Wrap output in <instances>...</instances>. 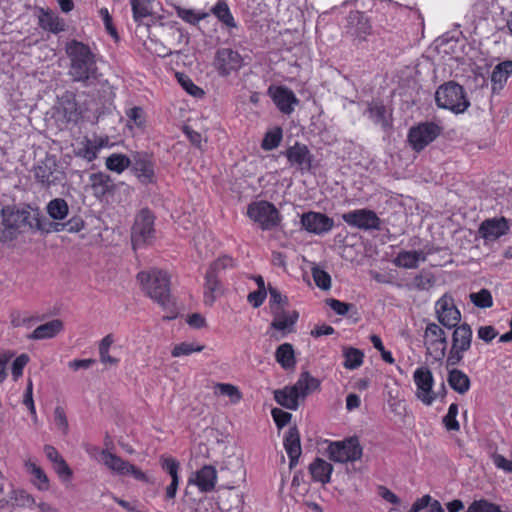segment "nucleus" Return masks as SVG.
Masks as SVG:
<instances>
[{"label":"nucleus","mask_w":512,"mask_h":512,"mask_svg":"<svg viewBox=\"0 0 512 512\" xmlns=\"http://www.w3.org/2000/svg\"><path fill=\"white\" fill-rule=\"evenodd\" d=\"M65 52L70 60L68 74L72 81L85 87L101 83L102 74L98 71L95 54L87 44L71 40L66 43Z\"/></svg>","instance_id":"f257e3e1"},{"label":"nucleus","mask_w":512,"mask_h":512,"mask_svg":"<svg viewBox=\"0 0 512 512\" xmlns=\"http://www.w3.org/2000/svg\"><path fill=\"white\" fill-rule=\"evenodd\" d=\"M1 216L4 230L0 240L14 239L22 228L48 232L46 219L38 208L18 209L14 206H6L2 208Z\"/></svg>","instance_id":"f03ea898"},{"label":"nucleus","mask_w":512,"mask_h":512,"mask_svg":"<svg viewBox=\"0 0 512 512\" xmlns=\"http://www.w3.org/2000/svg\"><path fill=\"white\" fill-rule=\"evenodd\" d=\"M137 279L146 295L163 308H169L173 305L170 293V276L166 271L155 268L149 271H141L137 274Z\"/></svg>","instance_id":"7ed1b4c3"},{"label":"nucleus","mask_w":512,"mask_h":512,"mask_svg":"<svg viewBox=\"0 0 512 512\" xmlns=\"http://www.w3.org/2000/svg\"><path fill=\"white\" fill-rule=\"evenodd\" d=\"M435 102L439 108L456 114L463 113L470 106L464 88L455 81L446 82L437 88Z\"/></svg>","instance_id":"20e7f679"},{"label":"nucleus","mask_w":512,"mask_h":512,"mask_svg":"<svg viewBox=\"0 0 512 512\" xmlns=\"http://www.w3.org/2000/svg\"><path fill=\"white\" fill-rule=\"evenodd\" d=\"M33 172L36 181L44 188L64 185L66 181L65 172L59 167L56 158L48 154L35 165Z\"/></svg>","instance_id":"39448f33"},{"label":"nucleus","mask_w":512,"mask_h":512,"mask_svg":"<svg viewBox=\"0 0 512 512\" xmlns=\"http://www.w3.org/2000/svg\"><path fill=\"white\" fill-rule=\"evenodd\" d=\"M271 313L273 320L270 324L268 332L270 337L278 341L284 336L294 331V326L299 318V313L296 310L287 311L283 306H272Z\"/></svg>","instance_id":"423d86ee"},{"label":"nucleus","mask_w":512,"mask_h":512,"mask_svg":"<svg viewBox=\"0 0 512 512\" xmlns=\"http://www.w3.org/2000/svg\"><path fill=\"white\" fill-rule=\"evenodd\" d=\"M327 455L334 462H353L361 458L362 447L357 438L335 441L329 444Z\"/></svg>","instance_id":"0eeeda50"},{"label":"nucleus","mask_w":512,"mask_h":512,"mask_svg":"<svg viewBox=\"0 0 512 512\" xmlns=\"http://www.w3.org/2000/svg\"><path fill=\"white\" fill-rule=\"evenodd\" d=\"M247 215L259 223L263 230H270L280 222V214L276 207L268 201H259L248 206Z\"/></svg>","instance_id":"6e6552de"},{"label":"nucleus","mask_w":512,"mask_h":512,"mask_svg":"<svg viewBox=\"0 0 512 512\" xmlns=\"http://www.w3.org/2000/svg\"><path fill=\"white\" fill-rule=\"evenodd\" d=\"M154 216L148 209H142L132 227L131 240L134 249L154 238Z\"/></svg>","instance_id":"1a4fd4ad"},{"label":"nucleus","mask_w":512,"mask_h":512,"mask_svg":"<svg viewBox=\"0 0 512 512\" xmlns=\"http://www.w3.org/2000/svg\"><path fill=\"white\" fill-rule=\"evenodd\" d=\"M101 458L105 466L118 475H132L138 481H149L147 475L138 467L108 450L101 452Z\"/></svg>","instance_id":"9d476101"},{"label":"nucleus","mask_w":512,"mask_h":512,"mask_svg":"<svg viewBox=\"0 0 512 512\" xmlns=\"http://www.w3.org/2000/svg\"><path fill=\"white\" fill-rule=\"evenodd\" d=\"M440 132V126L433 122H425L410 129L408 140L414 150L421 151L436 139Z\"/></svg>","instance_id":"9b49d317"},{"label":"nucleus","mask_w":512,"mask_h":512,"mask_svg":"<svg viewBox=\"0 0 512 512\" xmlns=\"http://www.w3.org/2000/svg\"><path fill=\"white\" fill-rule=\"evenodd\" d=\"M345 223L362 230H379L381 220L377 214L369 209H358L342 214Z\"/></svg>","instance_id":"f8f14e48"},{"label":"nucleus","mask_w":512,"mask_h":512,"mask_svg":"<svg viewBox=\"0 0 512 512\" xmlns=\"http://www.w3.org/2000/svg\"><path fill=\"white\" fill-rule=\"evenodd\" d=\"M438 321L446 328H454L461 321V313L454 304V300L447 294L443 295L435 304Z\"/></svg>","instance_id":"ddd939ff"},{"label":"nucleus","mask_w":512,"mask_h":512,"mask_svg":"<svg viewBox=\"0 0 512 512\" xmlns=\"http://www.w3.org/2000/svg\"><path fill=\"white\" fill-rule=\"evenodd\" d=\"M414 382L417 386L416 396L425 405H431L436 399V394L433 392V375L429 368L420 367L415 370Z\"/></svg>","instance_id":"4468645a"},{"label":"nucleus","mask_w":512,"mask_h":512,"mask_svg":"<svg viewBox=\"0 0 512 512\" xmlns=\"http://www.w3.org/2000/svg\"><path fill=\"white\" fill-rule=\"evenodd\" d=\"M214 66L221 76H228L242 66V57L237 51L222 48L216 52Z\"/></svg>","instance_id":"2eb2a0df"},{"label":"nucleus","mask_w":512,"mask_h":512,"mask_svg":"<svg viewBox=\"0 0 512 512\" xmlns=\"http://www.w3.org/2000/svg\"><path fill=\"white\" fill-rule=\"evenodd\" d=\"M132 170L142 184L155 182L154 163L147 153H136L131 160Z\"/></svg>","instance_id":"dca6fc26"},{"label":"nucleus","mask_w":512,"mask_h":512,"mask_svg":"<svg viewBox=\"0 0 512 512\" xmlns=\"http://www.w3.org/2000/svg\"><path fill=\"white\" fill-rule=\"evenodd\" d=\"M284 154L289 163L293 166H297L302 172L311 170L314 156L305 144L296 142L293 146L289 147Z\"/></svg>","instance_id":"f3484780"},{"label":"nucleus","mask_w":512,"mask_h":512,"mask_svg":"<svg viewBox=\"0 0 512 512\" xmlns=\"http://www.w3.org/2000/svg\"><path fill=\"white\" fill-rule=\"evenodd\" d=\"M301 224L308 232L323 234L332 229L334 221L325 214L311 211L302 215Z\"/></svg>","instance_id":"a211bd4d"},{"label":"nucleus","mask_w":512,"mask_h":512,"mask_svg":"<svg viewBox=\"0 0 512 512\" xmlns=\"http://www.w3.org/2000/svg\"><path fill=\"white\" fill-rule=\"evenodd\" d=\"M269 92L272 94L273 101L277 108L284 114H291L294 110V105L299 103L294 92L287 87H276L273 92L272 88H269Z\"/></svg>","instance_id":"6ab92c4d"},{"label":"nucleus","mask_w":512,"mask_h":512,"mask_svg":"<svg viewBox=\"0 0 512 512\" xmlns=\"http://www.w3.org/2000/svg\"><path fill=\"white\" fill-rule=\"evenodd\" d=\"M93 195L102 200L108 195H113L116 190L112 178L103 172L92 173L89 177Z\"/></svg>","instance_id":"aec40b11"},{"label":"nucleus","mask_w":512,"mask_h":512,"mask_svg":"<svg viewBox=\"0 0 512 512\" xmlns=\"http://www.w3.org/2000/svg\"><path fill=\"white\" fill-rule=\"evenodd\" d=\"M284 447L289 456V467L293 469L301 456L300 434L296 426L290 427L284 437Z\"/></svg>","instance_id":"412c9836"},{"label":"nucleus","mask_w":512,"mask_h":512,"mask_svg":"<svg viewBox=\"0 0 512 512\" xmlns=\"http://www.w3.org/2000/svg\"><path fill=\"white\" fill-rule=\"evenodd\" d=\"M509 226L505 218L485 220L480 226V233L486 240H495L506 234Z\"/></svg>","instance_id":"4be33fe9"},{"label":"nucleus","mask_w":512,"mask_h":512,"mask_svg":"<svg viewBox=\"0 0 512 512\" xmlns=\"http://www.w3.org/2000/svg\"><path fill=\"white\" fill-rule=\"evenodd\" d=\"M63 329V321L60 319H53L49 322L39 325L27 337L30 340L51 339L58 335Z\"/></svg>","instance_id":"5701e85b"},{"label":"nucleus","mask_w":512,"mask_h":512,"mask_svg":"<svg viewBox=\"0 0 512 512\" xmlns=\"http://www.w3.org/2000/svg\"><path fill=\"white\" fill-rule=\"evenodd\" d=\"M320 382L313 377L308 371L300 374L297 382L292 385V390L298 394L300 400H304L309 394L317 390Z\"/></svg>","instance_id":"b1692460"},{"label":"nucleus","mask_w":512,"mask_h":512,"mask_svg":"<svg viewBox=\"0 0 512 512\" xmlns=\"http://www.w3.org/2000/svg\"><path fill=\"white\" fill-rule=\"evenodd\" d=\"M472 342V329L469 324L463 323L456 326L452 334L453 348L460 349V351H468Z\"/></svg>","instance_id":"393cba45"},{"label":"nucleus","mask_w":512,"mask_h":512,"mask_svg":"<svg viewBox=\"0 0 512 512\" xmlns=\"http://www.w3.org/2000/svg\"><path fill=\"white\" fill-rule=\"evenodd\" d=\"M309 471L315 481L326 484L330 482L333 466L322 458H316L309 465Z\"/></svg>","instance_id":"a878e982"},{"label":"nucleus","mask_w":512,"mask_h":512,"mask_svg":"<svg viewBox=\"0 0 512 512\" xmlns=\"http://www.w3.org/2000/svg\"><path fill=\"white\" fill-rule=\"evenodd\" d=\"M216 479V469L213 466L206 465L197 472L195 483L201 491L209 492L214 489Z\"/></svg>","instance_id":"bb28decb"},{"label":"nucleus","mask_w":512,"mask_h":512,"mask_svg":"<svg viewBox=\"0 0 512 512\" xmlns=\"http://www.w3.org/2000/svg\"><path fill=\"white\" fill-rule=\"evenodd\" d=\"M203 301L207 306H212L217 297L223 293V285L217 278L205 275Z\"/></svg>","instance_id":"cd10ccee"},{"label":"nucleus","mask_w":512,"mask_h":512,"mask_svg":"<svg viewBox=\"0 0 512 512\" xmlns=\"http://www.w3.org/2000/svg\"><path fill=\"white\" fill-rule=\"evenodd\" d=\"M447 382L459 394H465L471 385L469 377L463 371L455 368L449 371Z\"/></svg>","instance_id":"c85d7f7f"},{"label":"nucleus","mask_w":512,"mask_h":512,"mask_svg":"<svg viewBox=\"0 0 512 512\" xmlns=\"http://www.w3.org/2000/svg\"><path fill=\"white\" fill-rule=\"evenodd\" d=\"M274 398L279 405L289 410H297L299 407L300 399L298 394L292 390V386H287L284 389L276 390L274 392Z\"/></svg>","instance_id":"c756f323"},{"label":"nucleus","mask_w":512,"mask_h":512,"mask_svg":"<svg viewBox=\"0 0 512 512\" xmlns=\"http://www.w3.org/2000/svg\"><path fill=\"white\" fill-rule=\"evenodd\" d=\"M276 361L285 370L293 369L296 365L295 352L290 343H283L275 352Z\"/></svg>","instance_id":"7c9ffc66"},{"label":"nucleus","mask_w":512,"mask_h":512,"mask_svg":"<svg viewBox=\"0 0 512 512\" xmlns=\"http://www.w3.org/2000/svg\"><path fill=\"white\" fill-rule=\"evenodd\" d=\"M512 73V60H506L497 64L491 74L493 90L501 89Z\"/></svg>","instance_id":"2f4dec72"},{"label":"nucleus","mask_w":512,"mask_h":512,"mask_svg":"<svg viewBox=\"0 0 512 512\" xmlns=\"http://www.w3.org/2000/svg\"><path fill=\"white\" fill-rule=\"evenodd\" d=\"M39 25L47 31L58 33L64 30V22L51 11L41 9Z\"/></svg>","instance_id":"473e14b6"},{"label":"nucleus","mask_w":512,"mask_h":512,"mask_svg":"<svg viewBox=\"0 0 512 512\" xmlns=\"http://www.w3.org/2000/svg\"><path fill=\"white\" fill-rule=\"evenodd\" d=\"M46 227L48 232L53 230L54 232L67 231L69 233H77L84 228V221L81 217H72L67 222H50L46 219Z\"/></svg>","instance_id":"72a5a7b5"},{"label":"nucleus","mask_w":512,"mask_h":512,"mask_svg":"<svg viewBox=\"0 0 512 512\" xmlns=\"http://www.w3.org/2000/svg\"><path fill=\"white\" fill-rule=\"evenodd\" d=\"M46 212L53 220H63L69 213V207L64 199L55 198L47 204Z\"/></svg>","instance_id":"f704fd0d"},{"label":"nucleus","mask_w":512,"mask_h":512,"mask_svg":"<svg viewBox=\"0 0 512 512\" xmlns=\"http://www.w3.org/2000/svg\"><path fill=\"white\" fill-rule=\"evenodd\" d=\"M133 18L138 23H144V20L152 14V0H131Z\"/></svg>","instance_id":"c9c22d12"},{"label":"nucleus","mask_w":512,"mask_h":512,"mask_svg":"<svg viewBox=\"0 0 512 512\" xmlns=\"http://www.w3.org/2000/svg\"><path fill=\"white\" fill-rule=\"evenodd\" d=\"M234 266V259L228 255H223L209 265L205 275L219 279L222 271Z\"/></svg>","instance_id":"e433bc0d"},{"label":"nucleus","mask_w":512,"mask_h":512,"mask_svg":"<svg viewBox=\"0 0 512 512\" xmlns=\"http://www.w3.org/2000/svg\"><path fill=\"white\" fill-rule=\"evenodd\" d=\"M367 112L375 124L381 125L384 129L389 128L390 122L387 116V110L382 104H369Z\"/></svg>","instance_id":"4c0bfd02"},{"label":"nucleus","mask_w":512,"mask_h":512,"mask_svg":"<svg viewBox=\"0 0 512 512\" xmlns=\"http://www.w3.org/2000/svg\"><path fill=\"white\" fill-rule=\"evenodd\" d=\"M425 343L429 354L433 356L435 360L441 361L445 357L447 348L446 337H442V339H430Z\"/></svg>","instance_id":"58836bf2"},{"label":"nucleus","mask_w":512,"mask_h":512,"mask_svg":"<svg viewBox=\"0 0 512 512\" xmlns=\"http://www.w3.org/2000/svg\"><path fill=\"white\" fill-rule=\"evenodd\" d=\"M343 355L345 358L343 365L347 369H356L361 366L363 362L364 354L359 349L353 347L345 348Z\"/></svg>","instance_id":"ea45409f"},{"label":"nucleus","mask_w":512,"mask_h":512,"mask_svg":"<svg viewBox=\"0 0 512 512\" xmlns=\"http://www.w3.org/2000/svg\"><path fill=\"white\" fill-rule=\"evenodd\" d=\"M131 165V159L123 154H112L106 159V167L114 172L121 173Z\"/></svg>","instance_id":"a19ab883"},{"label":"nucleus","mask_w":512,"mask_h":512,"mask_svg":"<svg viewBox=\"0 0 512 512\" xmlns=\"http://www.w3.org/2000/svg\"><path fill=\"white\" fill-rule=\"evenodd\" d=\"M212 12L226 26L236 27V23L230 13L229 7L224 1H219L216 6L213 7Z\"/></svg>","instance_id":"79ce46f5"},{"label":"nucleus","mask_w":512,"mask_h":512,"mask_svg":"<svg viewBox=\"0 0 512 512\" xmlns=\"http://www.w3.org/2000/svg\"><path fill=\"white\" fill-rule=\"evenodd\" d=\"M282 140V129L280 127H276L273 130H270L266 132L261 147L266 150L270 151L275 148H277Z\"/></svg>","instance_id":"37998d69"},{"label":"nucleus","mask_w":512,"mask_h":512,"mask_svg":"<svg viewBox=\"0 0 512 512\" xmlns=\"http://www.w3.org/2000/svg\"><path fill=\"white\" fill-rule=\"evenodd\" d=\"M216 393L220 395L228 396L232 403H238L242 399V393L233 384L229 383H217L215 385Z\"/></svg>","instance_id":"c03bdc74"},{"label":"nucleus","mask_w":512,"mask_h":512,"mask_svg":"<svg viewBox=\"0 0 512 512\" xmlns=\"http://www.w3.org/2000/svg\"><path fill=\"white\" fill-rule=\"evenodd\" d=\"M175 10H176L177 15L182 20H184L185 22L192 24V25L197 24L200 20L206 18L208 15L207 13L196 12L193 9H187V8H183L181 6H175Z\"/></svg>","instance_id":"a18cd8bd"},{"label":"nucleus","mask_w":512,"mask_h":512,"mask_svg":"<svg viewBox=\"0 0 512 512\" xmlns=\"http://www.w3.org/2000/svg\"><path fill=\"white\" fill-rule=\"evenodd\" d=\"M469 298L479 308H490L493 305V298L488 289H481L477 293H471Z\"/></svg>","instance_id":"49530a36"},{"label":"nucleus","mask_w":512,"mask_h":512,"mask_svg":"<svg viewBox=\"0 0 512 512\" xmlns=\"http://www.w3.org/2000/svg\"><path fill=\"white\" fill-rule=\"evenodd\" d=\"M26 468L28 472L31 473L36 480H38V482H34L35 485H37L38 489L47 490L49 484L48 477L46 476L45 472L33 462H27Z\"/></svg>","instance_id":"de8ad7c7"},{"label":"nucleus","mask_w":512,"mask_h":512,"mask_svg":"<svg viewBox=\"0 0 512 512\" xmlns=\"http://www.w3.org/2000/svg\"><path fill=\"white\" fill-rule=\"evenodd\" d=\"M204 349L203 345H199L196 343L182 342L180 344L175 345V347L171 351V355L173 357H180L190 355L193 352H201Z\"/></svg>","instance_id":"09e8293b"},{"label":"nucleus","mask_w":512,"mask_h":512,"mask_svg":"<svg viewBox=\"0 0 512 512\" xmlns=\"http://www.w3.org/2000/svg\"><path fill=\"white\" fill-rule=\"evenodd\" d=\"M312 277L315 284L322 290H328L331 287L330 275L319 266L312 267Z\"/></svg>","instance_id":"8fccbe9b"},{"label":"nucleus","mask_w":512,"mask_h":512,"mask_svg":"<svg viewBox=\"0 0 512 512\" xmlns=\"http://www.w3.org/2000/svg\"><path fill=\"white\" fill-rule=\"evenodd\" d=\"M177 79L181 86L186 90L187 93L194 97H202L204 91L193 83V81L186 75L177 73Z\"/></svg>","instance_id":"3c124183"},{"label":"nucleus","mask_w":512,"mask_h":512,"mask_svg":"<svg viewBox=\"0 0 512 512\" xmlns=\"http://www.w3.org/2000/svg\"><path fill=\"white\" fill-rule=\"evenodd\" d=\"M457 414H458V405L455 403H452L448 408L447 414L443 418V422H444L447 430H453V431L459 430L460 425H459L458 421L456 420Z\"/></svg>","instance_id":"603ef678"},{"label":"nucleus","mask_w":512,"mask_h":512,"mask_svg":"<svg viewBox=\"0 0 512 512\" xmlns=\"http://www.w3.org/2000/svg\"><path fill=\"white\" fill-rule=\"evenodd\" d=\"M326 304L338 315H346L352 309H355V305L345 303L340 300L329 298L326 299Z\"/></svg>","instance_id":"864d4df0"},{"label":"nucleus","mask_w":512,"mask_h":512,"mask_svg":"<svg viewBox=\"0 0 512 512\" xmlns=\"http://www.w3.org/2000/svg\"><path fill=\"white\" fill-rule=\"evenodd\" d=\"M395 264L399 267L407 268V269H415L417 268V263H415V256L411 251H403L400 252L395 259Z\"/></svg>","instance_id":"5fc2aeb1"},{"label":"nucleus","mask_w":512,"mask_h":512,"mask_svg":"<svg viewBox=\"0 0 512 512\" xmlns=\"http://www.w3.org/2000/svg\"><path fill=\"white\" fill-rule=\"evenodd\" d=\"M13 497L11 504L18 506H29L34 503L33 498L24 490H11Z\"/></svg>","instance_id":"6e6d98bb"},{"label":"nucleus","mask_w":512,"mask_h":512,"mask_svg":"<svg viewBox=\"0 0 512 512\" xmlns=\"http://www.w3.org/2000/svg\"><path fill=\"white\" fill-rule=\"evenodd\" d=\"M98 150L99 147L94 145L91 141L87 140L83 147L78 149L77 155L91 162L97 157Z\"/></svg>","instance_id":"4d7b16f0"},{"label":"nucleus","mask_w":512,"mask_h":512,"mask_svg":"<svg viewBox=\"0 0 512 512\" xmlns=\"http://www.w3.org/2000/svg\"><path fill=\"white\" fill-rule=\"evenodd\" d=\"M268 292L270 294V308L278 305L285 308L288 305V298L283 296L277 288L269 285Z\"/></svg>","instance_id":"13d9d810"},{"label":"nucleus","mask_w":512,"mask_h":512,"mask_svg":"<svg viewBox=\"0 0 512 512\" xmlns=\"http://www.w3.org/2000/svg\"><path fill=\"white\" fill-rule=\"evenodd\" d=\"M54 421L59 429L62 430L63 434H67L69 425L66 417V413L63 407L57 406L54 409Z\"/></svg>","instance_id":"bf43d9fd"},{"label":"nucleus","mask_w":512,"mask_h":512,"mask_svg":"<svg viewBox=\"0 0 512 512\" xmlns=\"http://www.w3.org/2000/svg\"><path fill=\"white\" fill-rule=\"evenodd\" d=\"M160 464L162 469L170 474L171 478L178 477L179 463L174 458L162 456Z\"/></svg>","instance_id":"052dcab7"},{"label":"nucleus","mask_w":512,"mask_h":512,"mask_svg":"<svg viewBox=\"0 0 512 512\" xmlns=\"http://www.w3.org/2000/svg\"><path fill=\"white\" fill-rule=\"evenodd\" d=\"M28 362H29V356L27 354H21L13 361L12 375H13L14 379H18L22 375L23 369L27 365Z\"/></svg>","instance_id":"680f3d73"},{"label":"nucleus","mask_w":512,"mask_h":512,"mask_svg":"<svg viewBox=\"0 0 512 512\" xmlns=\"http://www.w3.org/2000/svg\"><path fill=\"white\" fill-rule=\"evenodd\" d=\"M272 416H273V419H274L276 425L279 428H282L285 425H287L292 418V415L290 413L285 412L279 408H274L272 410Z\"/></svg>","instance_id":"e2e57ef3"},{"label":"nucleus","mask_w":512,"mask_h":512,"mask_svg":"<svg viewBox=\"0 0 512 512\" xmlns=\"http://www.w3.org/2000/svg\"><path fill=\"white\" fill-rule=\"evenodd\" d=\"M446 337L444 330L436 323H429L425 330L426 341L430 339H442Z\"/></svg>","instance_id":"0e129e2a"},{"label":"nucleus","mask_w":512,"mask_h":512,"mask_svg":"<svg viewBox=\"0 0 512 512\" xmlns=\"http://www.w3.org/2000/svg\"><path fill=\"white\" fill-rule=\"evenodd\" d=\"M53 464H54V469H55L56 473L61 478H63L64 480L71 478L72 470L70 469V467L68 466L66 461L63 459V457L61 459H59V461L54 462Z\"/></svg>","instance_id":"69168bd1"},{"label":"nucleus","mask_w":512,"mask_h":512,"mask_svg":"<svg viewBox=\"0 0 512 512\" xmlns=\"http://www.w3.org/2000/svg\"><path fill=\"white\" fill-rule=\"evenodd\" d=\"M493 462L497 468L507 473H512V460H508L500 454H495L493 456Z\"/></svg>","instance_id":"338daca9"},{"label":"nucleus","mask_w":512,"mask_h":512,"mask_svg":"<svg viewBox=\"0 0 512 512\" xmlns=\"http://www.w3.org/2000/svg\"><path fill=\"white\" fill-rule=\"evenodd\" d=\"M189 512H215L213 510V505L210 500L202 499L195 502L191 507Z\"/></svg>","instance_id":"774afa93"}]
</instances>
